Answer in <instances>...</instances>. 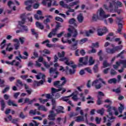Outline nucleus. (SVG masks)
Returning a JSON list of instances; mask_svg holds the SVG:
<instances>
[{
    "label": "nucleus",
    "mask_w": 126,
    "mask_h": 126,
    "mask_svg": "<svg viewBox=\"0 0 126 126\" xmlns=\"http://www.w3.org/2000/svg\"><path fill=\"white\" fill-rule=\"evenodd\" d=\"M61 80L63 81L62 83H61V81H56L54 82V86H56L57 88H52L51 89L52 93H57V92H61V94H63V93L66 92V89L65 88L63 87V86H64L65 83H66V79L64 77H63L61 78Z\"/></svg>",
    "instance_id": "f257e3e1"
},
{
    "label": "nucleus",
    "mask_w": 126,
    "mask_h": 126,
    "mask_svg": "<svg viewBox=\"0 0 126 126\" xmlns=\"http://www.w3.org/2000/svg\"><path fill=\"white\" fill-rule=\"evenodd\" d=\"M59 61H60V62H64L65 64H66L67 65H69L70 67H72V69H70L69 68V67L67 66L66 67V71L69 72V74L71 75L72 74H74L75 72H76V70L75 69V68L77 66L75 64L71 65L73 64V62H72V61H70L69 62V59L66 57H64L59 59Z\"/></svg>",
    "instance_id": "f03ea898"
},
{
    "label": "nucleus",
    "mask_w": 126,
    "mask_h": 126,
    "mask_svg": "<svg viewBox=\"0 0 126 126\" xmlns=\"http://www.w3.org/2000/svg\"><path fill=\"white\" fill-rule=\"evenodd\" d=\"M111 1L109 2V6H107L106 5H104V7L107 10H109L110 12L114 13V8H116L117 6H119V7H122L123 6V3L122 2L120 1H117L115 2L116 0H110Z\"/></svg>",
    "instance_id": "7ed1b4c3"
},
{
    "label": "nucleus",
    "mask_w": 126,
    "mask_h": 126,
    "mask_svg": "<svg viewBox=\"0 0 126 126\" xmlns=\"http://www.w3.org/2000/svg\"><path fill=\"white\" fill-rule=\"evenodd\" d=\"M106 108H107V113H108V115L107 116V117L108 118V122L111 121V120H115L116 119L114 116H113V110L115 112V116H118L119 115V112L117 111V108L115 107H111V105H105Z\"/></svg>",
    "instance_id": "20e7f679"
},
{
    "label": "nucleus",
    "mask_w": 126,
    "mask_h": 126,
    "mask_svg": "<svg viewBox=\"0 0 126 126\" xmlns=\"http://www.w3.org/2000/svg\"><path fill=\"white\" fill-rule=\"evenodd\" d=\"M62 41L63 44H65V43H68L69 44H71L72 42H74L71 46V50L72 51H74L77 49V44L78 43V40H75V38H72L71 40H64L63 37L62 39Z\"/></svg>",
    "instance_id": "39448f33"
},
{
    "label": "nucleus",
    "mask_w": 126,
    "mask_h": 126,
    "mask_svg": "<svg viewBox=\"0 0 126 126\" xmlns=\"http://www.w3.org/2000/svg\"><path fill=\"white\" fill-rule=\"evenodd\" d=\"M69 33H67V34H65L64 35V37L65 38H69V37L71 36V35L73 38H76V37L78 35L77 33V30L75 29L73 27L70 26V28L68 29Z\"/></svg>",
    "instance_id": "423d86ee"
},
{
    "label": "nucleus",
    "mask_w": 126,
    "mask_h": 126,
    "mask_svg": "<svg viewBox=\"0 0 126 126\" xmlns=\"http://www.w3.org/2000/svg\"><path fill=\"white\" fill-rule=\"evenodd\" d=\"M20 17L22 21L18 22L19 25H20L22 28L23 30L26 32V33H27L28 32V27H27V26L23 25V24L25 23V14H23L21 15Z\"/></svg>",
    "instance_id": "0eeeda50"
},
{
    "label": "nucleus",
    "mask_w": 126,
    "mask_h": 126,
    "mask_svg": "<svg viewBox=\"0 0 126 126\" xmlns=\"http://www.w3.org/2000/svg\"><path fill=\"white\" fill-rule=\"evenodd\" d=\"M99 81H100L102 82V83H103V84L106 85V82L104 81L103 79L99 78V79H96L94 81L92 84V86L95 87V89H100L102 87V85L101 84H98Z\"/></svg>",
    "instance_id": "6e6552de"
},
{
    "label": "nucleus",
    "mask_w": 126,
    "mask_h": 126,
    "mask_svg": "<svg viewBox=\"0 0 126 126\" xmlns=\"http://www.w3.org/2000/svg\"><path fill=\"white\" fill-rule=\"evenodd\" d=\"M35 77L37 80L41 79L40 77H41L42 80H40L39 82L35 81L34 86H40V85H42L43 83H44V81H45V77H46L45 74H42V73H40L39 75H35Z\"/></svg>",
    "instance_id": "1a4fd4ad"
},
{
    "label": "nucleus",
    "mask_w": 126,
    "mask_h": 126,
    "mask_svg": "<svg viewBox=\"0 0 126 126\" xmlns=\"http://www.w3.org/2000/svg\"><path fill=\"white\" fill-rule=\"evenodd\" d=\"M79 66H82V65H86L88 63V56L85 57H82L79 59Z\"/></svg>",
    "instance_id": "9d476101"
},
{
    "label": "nucleus",
    "mask_w": 126,
    "mask_h": 126,
    "mask_svg": "<svg viewBox=\"0 0 126 126\" xmlns=\"http://www.w3.org/2000/svg\"><path fill=\"white\" fill-rule=\"evenodd\" d=\"M108 31L106 27H103V28H99L97 30V35L98 36H103L104 34H106Z\"/></svg>",
    "instance_id": "9b49d317"
},
{
    "label": "nucleus",
    "mask_w": 126,
    "mask_h": 126,
    "mask_svg": "<svg viewBox=\"0 0 126 126\" xmlns=\"http://www.w3.org/2000/svg\"><path fill=\"white\" fill-rule=\"evenodd\" d=\"M57 114L55 113L54 111L51 110L49 112V115H48V120L49 121H55L56 120V117Z\"/></svg>",
    "instance_id": "f8f14e48"
},
{
    "label": "nucleus",
    "mask_w": 126,
    "mask_h": 126,
    "mask_svg": "<svg viewBox=\"0 0 126 126\" xmlns=\"http://www.w3.org/2000/svg\"><path fill=\"white\" fill-rule=\"evenodd\" d=\"M98 11L100 17L102 18H108V17H110V14L105 15V11L103 10L102 8H100Z\"/></svg>",
    "instance_id": "ddd939ff"
},
{
    "label": "nucleus",
    "mask_w": 126,
    "mask_h": 126,
    "mask_svg": "<svg viewBox=\"0 0 126 126\" xmlns=\"http://www.w3.org/2000/svg\"><path fill=\"white\" fill-rule=\"evenodd\" d=\"M32 0H29L26 1L25 3L26 5H28V6L26 7V10H28L29 11H31V7L32 6V4L33 3Z\"/></svg>",
    "instance_id": "4468645a"
},
{
    "label": "nucleus",
    "mask_w": 126,
    "mask_h": 126,
    "mask_svg": "<svg viewBox=\"0 0 126 126\" xmlns=\"http://www.w3.org/2000/svg\"><path fill=\"white\" fill-rule=\"evenodd\" d=\"M57 67L53 68L51 67L49 69V73L50 76H53V74H56V75H59V72L57 71Z\"/></svg>",
    "instance_id": "2eb2a0df"
},
{
    "label": "nucleus",
    "mask_w": 126,
    "mask_h": 126,
    "mask_svg": "<svg viewBox=\"0 0 126 126\" xmlns=\"http://www.w3.org/2000/svg\"><path fill=\"white\" fill-rule=\"evenodd\" d=\"M13 42H15V43H16L14 45L15 50H18V48L20 46V43H19V41L18 40V39L15 38L13 40Z\"/></svg>",
    "instance_id": "dca6fc26"
},
{
    "label": "nucleus",
    "mask_w": 126,
    "mask_h": 126,
    "mask_svg": "<svg viewBox=\"0 0 126 126\" xmlns=\"http://www.w3.org/2000/svg\"><path fill=\"white\" fill-rule=\"evenodd\" d=\"M33 102H36V98H33V99L30 100V99H29V98H26L25 99L24 103H28V105H31V104H32Z\"/></svg>",
    "instance_id": "f3484780"
},
{
    "label": "nucleus",
    "mask_w": 126,
    "mask_h": 126,
    "mask_svg": "<svg viewBox=\"0 0 126 126\" xmlns=\"http://www.w3.org/2000/svg\"><path fill=\"white\" fill-rule=\"evenodd\" d=\"M75 122L80 123V122H83V121H84V117L83 116H79L75 117Z\"/></svg>",
    "instance_id": "a211bd4d"
},
{
    "label": "nucleus",
    "mask_w": 126,
    "mask_h": 126,
    "mask_svg": "<svg viewBox=\"0 0 126 126\" xmlns=\"http://www.w3.org/2000/svg\"><path fill=\"white\" fill-rule=\"evenodd\" d=\"M42 3L44 5H46V4H47L48 7H50L52 5V0H43V1H42Z\"/></svg>",
    "instance_id": "6ab92c4d"
},
{
    "label": "nucleus",
    "mask_w": 126,
    "mask_h": 126,
    "mask_svg": "<svg viewBox=\"0 0 126 126\" xmlns=\"http://www.w3.org/2000/svg\"><path fill=\"white\" fill-rule=\"evenodd\" d=\"M49 43L50 40H49V39H47L42 42V44H46V47H48V48H53V47H54V45H53V44H50Z\"/></svg>",
    "instance_id": "aec40b11"
},
{
    "label": "nucleus",
    "mask_w": 126,
    "mask_h": 126,
    "mask_svg": "<svg viewBox=\"0 0 126 126\" xmlns=\"http://www.w3.org/2000/svg\"><path fill=\"white\" fill-rule=\"evenodd\" d=\"M72 94H73L72 95V99L74 100V101H77L78 100V98H77V95L78 94V92L77 91H75L74 93H73Z\"/></svg>",
    "instance_id": "412c9836"
},
{
    "label": "nucleus",
    "mask_w": 126,
    "mask_h": 126,
    "mask_svg": "<svg viewBox=\"0 0 126 126\" xmlns=\"http://www.w3.org/2000/svg\"><path fill=\"white\" fill-rule=\"evenodd\" d=\"M77 20L79 23H82V22H83V20H84V17H83L82 14H80L77 16Z\"/></svg>",
    "instance_id": "4be33fe9"
},
{
    "label": "nucleus",
    "mask_w": 126,
    "mask_h": 126,
    "mask_svg": "<svg viewBox=\"0 0 126 126\" xmlns=\"http://www.w3.org/2000/svg\"><path fill=\"white\" fill-rule=\"evenodd\" d=\"M45 17H46V19L44 21L43 23L45 24V25H47L48 23H50V22H51V20L49 18H52V16H46Z\"/></svg>",
    "instance_id": "5701e85b"
},
{
    "label": "nucleus",
    "mask_w": 126,
    "mask_h": 126,
    "mask_svg": "<svg viewBox=\"0 0 126 126\" xmlns=\"http://www.w3.org/2000/svg\"><path fill=\"white\" fill-rule=\"evenodd\" d=\"M14 54H15V55H18L20 59H23L24 60H27V57L21 56L20 51H14Z\"/></svg>",
    "instance_id": "b1692460"
},
{
    "label": "nucleus",
    "mask_w": 126,
    "mask_h": 126,
    "mask_svg": "<svg viewBox=\"0 0 126 126\" xmlns=\"http://www.w3.org/2000/svg\"><path fill=\"white\" fill-rule=\"evenodd\" d=\"M8 106H13V107H17V104H16L14 101L9 99L7 102Z\"/></svg>",
    "instance_id": "393cba45"
},
{
    "label": "nucleus",
    "mask_w": 126,
    "mask_h": 126,
    "mask_svg": "<svg viewBox=\"0 0 126 126\" xmlns=\"http://www.w3.org/2000/svg\"><path fill=\"white\" fill-rule=\"evenodd\" d=\"M0 101L1 103V111H3L4 110V108H5V103L4 102V100L0 98Z\"/></svg>",
    "instance_id": "a878e982"
},
{
    "label": "nucleus",
    "mask_w": 126,
    "mask_h": 126,
    "mask_svg": "<svg viewBox=\"0 0 126 126\" xmlns=\"http://www.w3.org/2000/svg\"><path fill=\"white\" fill-rule=\"evenodd\" d=\"M106 52L108 54H115L116 51H115L114 48L110 49V48H106Z\"/></svg>",
    "instance_id": "bb28decb"
},
{
    "label": "nucleus",
    "mask_w": 126,
    "mask_h": 126,
    "mask_svg": "<svg viewBox=\"0 0 126 126\" xmlns=\"http://www.w3.org/2000/svg\"><path fill=\"white\" fill-rule=\"evenodd\" d=\"M69 24H72L74 25V26H77V25H76V21H75V19L74 18H71L69 21Z\"/></svg>",
    "instance_id": "cd10ccee"
},
{
    "label": "nucleus",
    "mask_w": 126,
    "mask_h": 126,
    "mask_svg": "<svg viewBox=\"0 0 126 126\" xmlns=\"http://www.w3.org/2000/svg\"><path fill=\"white\" fill-rule=\"evenodd\" d=\"M108 83L109 84H112V83H113V84H116L117 83V79L116 78H112L110 79L108 81Z\"/></svg>",
    "instance_id": "c85d7f7f"
},
{
    "label": "nucleus",
    "mask_w": 126,
    "mask_h": 126,
    "mask_svg": "<svg viewBox=\"0 0 126 126\" xmlns=\"http://www.w3.org/2000/svg\"><path fill=\"white\" fill-rule=\"evenodd\" d=\"M72 95H73V94H72L71 95L67 96H64L62 98L63 101H64V102H67L68 101V98H70V97H72Z\"/></svg>",
    "instance_id": "c756f323"
},
{
    "label": "nucleus",
    "mask_w": 126,
    "mask_h": 126,
    "mask_svg": "<svg viewBox=\"0 0 126 126\" xmlns=\"http://www.w3.org/2000/svg\"><path fill=\"white\" fill-rule=\"evenodd\" d=\"M120 107H119L118 110L120 113V114H123V111L125 110V107H124V105L122 104H120Z\"/></svg>",
    "instance_id": "7c9ffc66"
},
{
    "label": "nucleus",
    "mask_w": 126,
    "mask_h": 126,
    "mask_svg": "<svg viewBox=\"0 0 126 126\" xmlns=\"http://www.w3.org/2000/svg\"><path fill=\"white\" fill-rule=\"evenodd\" d=\"M31 32H32V35H33V36H35V37L36 38H38V32H36V31H35V29H32Z\"/></svg>",
    "instance_id": "2f4dec72"
},
{
    "label": "nucleus",
    "mask_w": 126,
    "mask_h": 126,
    "mask_svg": "<svg viewBox=\"0 0 126 126\" xmlns=\"http://www.w3.org/2000/svg\"><path fill=\"white\" fill-rule=\"evenodd\" d=\"M35 25L36 27H38V28H40V29H44V26H43L42 24L40 23L39 22H36Z\"/></svg>",
    "instance_id": "473e14b6"
},
{
    "label": "nucleus",
    "mask_w": 126,
    "mask_h": 126,
    "mask_svg": "<svg viewBox=\"0 0 126 126\" xmlns=\"http://www.w3.org/2000/svg\"><path fill=\"white\" fill-rule=\"evenodd\" d=\"M89 64L90 65H93V64H94L95 63V62L94 61V60H93V57H92V56H90L89 60Z\"/></svg>",
    "instance_id": "72a5a7b5"
},
{
    "label": "nucleus",
    "mask_w": 126,
    "mask_h": 126,
    "mask_svg": "<svg viewBox=\"0 0 126 126\" xmlns=\"http://www.w3.org/2000/svg\"><path fill=\"white\" fill-rule=\"evenodd\" d=\"M123 45H119L115 46L114 49H115V52H117V51H121L123 49Z\"/></svg>",
    "instance_id": "f704fd0d"
},
{
    "label": "nucleus",
    "mask_w": 126,
    "mask_h": 126,
    "mask_svg": "<svg viewBox=\"0 0 126 126\" xmlns=\"http://www.w3.org/2000/svg\"><path fill=\"white\" fill-rule=\"evenodd\" d=\"M38 110L47 112V108L43 105H40L38 107Z\"/></svg>",
    "instance_id": "c9c22d12"
},
{
    "label": "nucleus",
    "mask_w": 126,
    "mask_h": 126,
    "mask_svg": "<svg viewBox=\"0 0 126 126\" xmlns=\"http://www.w3.org/2000/svg\"><path fill=\"white\" fill-rule=\"evenodd\" d=\"M119 63L123 65L124 68H126V60H120Z\"/></svg>",
    "instance_id": "e433bc0d"
},
{
    "label": "nucleus",
    "mask_w": 126,
    "mask_h": 126,
    "mask_svg": "<svg viewBox=\"0 0 126 126\" xmlns=\"http://www.w3.org/2000/svg\"><path fill=\"white\" fill-rule=\"evenodd\" d=\"M113 92H115L116 94H120V93L122 92V90L121 89V88H118L117 89H113Z\"/></svg>",
    "instance_id": "4c0bfd02"
},
{
    "label": "nucleus",
    "mask_w": 126,
    "mask_h": 126,
    "mask_svg": "<svg viewBox=\"0 0 126 126\" xmlns=\"http://www.w3.org/2000/svg\"><path fill=\"white\" fill-rule=\"evenodd\" d=\"M88 41V39L87 38H83L82 39H81L79 41V44L82 45V44H84V43H86V42H87Z\"/></svg>",
    "instance_id": "58836bf2"
},
{
    "label": "nucleus",
    "mask_w": 126,
    "mask_h": 126,
    "mask_svg": "<svg viewBox=\"0 0 126 126\" xmlns=\"http://www.w3.org/2000/svg\"><path fill=\"white\" fill-rule=\"evenodd\" d=\"M94 33V31L92 30H90L89 31H86V35L88 37H89L90 36V34H93Z\"/></svg>",
    "instance_id": "ea45409f"
},
{
    "label": "nucleus",
    "mask_w": 126,
    "mask_h": 126,
    "mask_svg": "<svg viewBox=\"0 0 126 126\" xmlns=\"http://www.w3.org/2000/svg\"><path fill=\"white\" fill-rule=\"evenodd\" d=\"M52 110H55L56 109V99H52Z\"/></svg>",
    "instance_id": "a19ab883"
},
{
    "label": "nucleus",
    "mask_w": 126,
    "mask_h": 126,
    "mask_svg": "<svg viewBox=\"0 0 126 126\" xmlns=\"http://www.w3.org/2000/svg\"><path fill=\"white\" fill-rule=\"evenodd\" d=\"M121 65V64L120 63V61L116 62V64L113 65V68L114 69H118V67Z\"/></svg>",
    "instance_id": "79ce46f5"
},
{
    "label": "nucleus",
    "mask_w": 126,
    "mask_h": 126,
    "mask_svg": "<svg viewBox=\"0 0 126 126\" xmlns=\"http://www.w3.org/2000/svg\"><path fill=\"white\" fill-rule=\"evenodd\" d=\"M78 3V1H75L73 2H71L69 4V6H70L72 7V6H74V5H77V4Z\"/></svg>",
    "instance_id": "37998d69"
},
{
    "label": "nucleus",
    "mask_w": 126,
    "mask_h": 126,
    "mask_svg": "<svg viewBox=\"0 0 126 126\" xmlns=\"http://www.w3.org/2000/svg\"><path fill=\"white\" fill-rule=\"evenodd\" d=\"M36 113H37V109H34V110H31L30 111L29 114L30 115H33L34 116H35Z\"/></svg>",
    "instance_id": "c03bdc74"
},
{
    "label": "nucleus",
    "mask_w": 126,
    "mask_h": 126,
    "mask_svg": "<svg viewBox=\"0 0 126 126\" xmlns=\"http://www.w3.org/2000/svg\"><path fill=\"white\" fill-rule=\"evenodd\" d=\"M65 53L64 51H63L62 52V53L59 52L58 53V57L59 58H63V57H64V55H65Z\"/></svg>",
    "instance_id": "a18cd8bd"
},
{
    "label": "nucleus",
    "mask_w": 126,
    "mask_h": 126,
    "mask_svg": "<svg viewBox=\"0 0 126 126\" xmlns=\"http://www.w3.org/2000/svg\"><path fill=\"white\" fill-rule=\"evenodd\" d=\"M97 113L98 114H100L101 116L104 114V108H102L101 109H99L97 111Z\"/></svg>",
    "instance_id": "49530a36"
},
{
    "label": "nucleus",
    "mask_w": 126,
    "mask_h": 126,
    "mask_svg": "<svg viewBox=\"0 0 126 126\" xmlns=\"http://www.w3.org/2000/svg\"><path fill=\"white\" fill-rule=\"evenodd\" d=\"M103 68L108 67V66H110V64H109L106 61L103 62Z\"/></svg>",
    "instance_id": "de8ad7c7"
},
{
    "label": "nucleus",
    "mask_w": 126,
    "mask_h": 126,
    "mask_svg": "<svg viewBox=\"0 0 126 126\" xmlns=\"http://www.w3.org/2000/svg\"><path fill=\"white\" fill-rule=\"evenodd\" d=\"M117 7L114 8L113 12H117V13H118V14H120L122 12V9L117 10Z\"/></svg>",
    "instance_id": "09e8293b"
},
{
    "label": "nucleus",
    "mask_w": 126,
    "mask_h": 126,
    "mask_svg": "<svg viewBox=\"0 0 126 126\" xmlns=\"http://www.w3.org/2000/svg\"><path fill=\"white\" fill-rule=\"evenodd\" d=\"M6 42V40H3V41L2 42V43H1V50L3 49V48H4L5 44H4Z\"/></svg>",
    "instance_id": "8fccbe9b"
},
{
    "label": "nucleus",
    "mask_w": 126,
    "mask_h": 126,
    "mask_svg": "<svg viewBox=\"0 0 126 126\" xmlns=\"http://www.w3.org/2000/svg\"><path fill=\"white\" fill-rule=\"evenodd\" d=\"M33 123H34V124H33V123H31L29 124V126H39V124L37 123V122H36V121H33Z\"/></svg>",
    "instance_id": "3c124183"
},
{
    "label": "nucleus",
    "mask_w": 126,
    "mask_h": 126,
    "mask_svg": "<svg viewBox=\"0 0 126 126\" xmlns=\"http://www.w3.org/2000/svg\"><path fill=\"white\" fill-rule=\"evenodd\" d=\"M80 96L81 97L80 100L82 102H85V96H83V94H80Z\"/></svg>",
    "instance_id": "603ef678"
},
{
    "label": "nucleus",
    "mask_w": 126,
    "mask_h": 126,
    "mask_svg": "<svg viewBox=\"0 0 126 126\" xmlns=\"http://www.w3.org/2000/svg\"><path fill=\"white\" fill-rule=\"evenodd\" d=\"M39 101L40 102V103H42V104H45V103H46V102H47L48 101V99H42L41 98H39Z\"/></svg>",
    "instance_id": "864d4df0"
},
{
    "label": "nucleus",
    "mask_w": 126,
    "mask_h": 126,
    "mask_svg": "<svg viewBox=\"0 0 126 126\" xmlns=\"http://www.w3.org/2000/svg\"><path fill=\"white\" fill-rule=\"evenodd\" d=\"M115 42H118V45H121L122 44V41L121 40V38H116L114 39Z\"/></svg>",
    "instance_id": "5fc2aeb1"
},
{
    "label": "nucleus",
    "mask_w": 126,
    "mask_h": 126,
    "mask_svg": "<svg viewBox=\"0 0 126 126\" xmlns=\"http://www.w3.org/2000/svg\"><path fill=\"white\" fill-rule=\"evenodd\" d=\"M34 18L36 19V20H39V19H44V17H39L38 15H34Z\"/></svg>",
    "instance_id": "6e6d98bb"
},
{
    "label": "nucleus",
    "mask_w": 126,
    "mask_h": 126,
    "mask_svg": "<svg viewBox=\"0 0 126 126\" xmlns=\"http://www.w3.org/2000/svg\"><path fill=\"white\" fill-rule=\"evenodd\" d=\"M122 80V76L121 75H118L117 76V82L118 83H120Z\"/></svg>",
    "instance_id": "4d7b16f0"
},
{
    "label": "nucleus",
    "mask_w": 126,
    "mask_h": 126,
    "mask_svg": "<svg viewBox=\"0 0 126 126\" xmlns=\"http://www.w3.org/2000/svg\"><path fill=\"white\" fill-rule=\"evenodd\" d=\"M114 36V33L113 32H110L108 34V35H107V37H106V40H110V39H111V36Z\"/></svg>",
    "instance_id": "13d9d810"
},
{
    "label": "nucleus",
    "mask_w": 126,
    "mask_h": 126,
    "mask_svg": "<svg viewBox=\"0 0 126 126\" xmlns=\"http://www.w3.org/2000/svg\"><path fill=\"white\" fill-rule=\"evenodd\" d=\"M94 72L96 73V72H98V65L96 64L94 66Z\"/></svg>",
    "instance_id": "bf43d9fd"
},
{
    "label": "nucleus",
    "mask_w": 126,
    "mask_h": 126,
    "mask_svg": "<svg viewBox=\"0 0 126 126\" xmlns=\"http://www.w3.org/2000/svg\"><path fill=\"white\" fill-rule=\"evenodd\" d=\"M96 49L93 48L92 50H90L88 51V53L89 54H95V53H96Z\"/></svg>",
    "instance_id": "052dcab7"
},
{
    "label": "nucleus",
    "mask_w": 126,
    "mask_h": 126,
    "mask_svg": "<svg viewBox=\"0 0 126 126\" xmlns=\"http://www.w3.org/2000/svg\"><path fill=\"white\" fill-rule=\"evenodd\" d=\"M98 17L97 15H93V20L94 21H96L98 19Z\"/></svg>",
    "instance_id": "680f3d73"
},
{
    "label": "nucleus",
    "mask_w": 126,
    "mask_h": 126,
    "mask_svg": "<svg viewBox=\"0 0 126 126\" xmlns=\"http://www.w3.org/2000/svg\"><path fill=\"white\" fill-rule=\"evenodd\" d=\"M43 63L44 66H45L46 68H49V67H50V66H51V65L50 64H48V63L46 62H43Z\"/></svg>",
    "instance_id": "e2e57ef3"
},
{
    "label": "nucleus",
    "mask_w": 126,
    "mask_h": 126,
    "mask_svg": "<svg viewBox=\"0 0 126 126\" xmlns=\"http://www.w3.org/2000/svg\"><path fill=\"white\" fill-rule=\"evenodd\" d=\"M98 48L99 47V43L98 42H96L95 43H93L92 48H94V47Z\"/></svg>",
    "instance_id": "0e129e2a"
},
{
    "label": "nucleus",
    "mask_w": 126,
    "mask_h": 126,
    "mask_svg": "<svg viewBox=\"0 0 126 126\" xmlns=\"http://www.w3.org/2000/svg\"><path fill=\"white\" fill-rule=\"evenodd\" d=\"M110 74H111V75H116V74H117V72L116 71V70L112 69L110 71Z\"/></svg>",
    "instance_id": "69168bd1"
},
{
    "label": "nucleus",
    "mask_w": 126,
    "mask_h": 126,
    "mask_svg": "<svg viewBox=\"0 0 126 126\" xmlns=\"http://www.w3.org/2000/svg\"><path fill=\"white\" fill-rule=\"evenodd\" d=\"M55 20L57 21H60V22H63V19H62L61 18H60L59 17H56L55 18Z\"/></svg>",
    "instance_id": "338daca9"
},
{
    "label": "nucleus",
    "mask_w": 126,
    "mask_h": 126,
    "mask_svg": "<svg viewBox=\"0 0 126 126\" xmlns=\"http://www.w3.org/2000/svg\"><path fill=\"white\" fill-rule=\"evenodd\" d=\"M57 31H58V30L54 29L52 30V31L51 32L52 33V35H53V36H55V35H56L57 34Z\"/></svg>",
    "instance_id": "774afa93"
}]
</instances>
